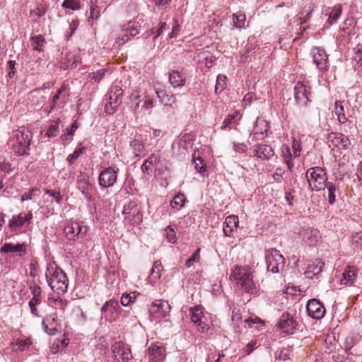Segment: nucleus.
<instances>
[{"label":"nucleus","instance_id":"f257e3e1","mask_svg":"<svg viewBox=\"0 0 362 362\" xmlns=\"http://www.w3.org/2000/svg\"><path fill=\"white\" fill-rule=\"evenodd\" d=\"M32 140L31 132L21 127L13 131L8 141V145L11 149V153L18 156L30 155V145Z\"/></svg>","mask_w":362,"mask_h":362},{"label":"nucleus","instance_id":"f03ea898","mask_svg":"<svg viewBox=\"0 0 362 362\" xmlns=\"http://www.w3.org/2000/svg\"><path fill=\"white\" fill-rule=\"evenodd\" d=\"M230 279L235 281L238 286L244 291L250 294L257 293V286L253 281V274L250 269L235 266L231 272Z\"/></svg>","mask_w":362,"mask_h":362},{"label":"nucleus","instance_id":"7ed1b4c3","mask_svg":"<svg viewBox=\"0 0 362 362\" xmlns=\"http://www.w3.org/2000/svg\"><path fill=\"white\" fill-rule=\"evenodd\" d=\"M46 279L51 288L58 294L67 291L69 280L66 274L60 269L49 267L46 272Z\"/></svg>","mask_w":362,"mask_h":362},{"label":"nucleus","instance_id":"20e7f679","mask_svg":"<svg viewBox=\"0 0 362 362\" xmlns=\"http://www.w3.org/2000/svg\"><path fill=\"white\" fill-rule=\"evenodd\" d=\"M305 177L312 190L320 191L326 188L327 177L322 168H309L306 172Z\"/></svg>","mask_w":362,"mask_h":362},{"label":"nucleus","instance_id":"39448f33","mask_svg":"<svg viewBox=\"0 0 362 362\" xmlns=\"http://www.w3.org/2000/svg\"><path fill=\"white\" fill-rule=\"evenodd\" d=\"M125 223L131 226L139 225L143 220L141 206L136 201H131L125 204L122 211Z\"/></svg>","mask_w":362,"mask_h":362},{"label":"nucleus","instance_id":"423d86ee","mask_svg":"<svg viewBox=\"0 0 362 362\" xmlns=\"http://www.w3.org/2000/svg\"><path fill=\"white\" fill-rule=\"evenodd\" d=\"M111 349L117 362H129L133 358L130 346L122 341L115 342Z\"/></svg>","mask_w":362,"mask_h":362},{"label":"nucleus","instance_id":"0eeeda50","mask_svg":"<svg viewBox=\"0 0 362 362\" xmlns=\"http://www.w3.org/2000/svg\"><path fill=\"white\" fill-rule=\"evenodd\" d=\"M267 269L272 273H278L284 267V258L280 252L271 249L266 255Z\"/></svg>","mask_w":362,"mask_h":362},{"label":"nucleus","instance_id":"6e6552de","mask_svg":"<svg viewBox=\"0 0 362 362\" xmlns=\"http://www.w3.org/2000/svg\"><path fill=\"white\" fill-rule=\"evenodd\" d=\"M327 143L329 147L339 150L347 149L351 145V141L346 136L337 132H331L328 134Z\"/></svg>","mask_w":362,"mask_h":362},{"label":"nucleus","instance_id":"1a4fd4ad","mask_svg":"<svg viewBox=\"0 0 362 362\" xmlns=\"http://www.w3.org/2000/svg\"><path fill=\"white\" fill-rule=\"evenodd\" d=\"M191 321L197 325V330L204 332L208 330V325L205 323V315L204 313V308L202 306H195L189 310Z\"/></svg>","mask_w":362,"mask_h":362},{"label":"nucleus","instance_id":"9d476101","mask_svg":"<svg viewBox=\"0 0 362 362\" xmlns=\"http://www.w3.org/2000/svg\"><path fill=\"white\" fill-rule=\"evenodd\" d=\"M171 310L168 301L164 300H155L149 308V313L155 317H163L167 316Z\"/></svg>","mask_w":362,"mask_h":362},{"label":"nucleus","instance_id":"9b49d317","mask_svg":"<svg viewBox=\"0 0 362 362\" xmlns=\"http://www.w3.org/2000/svg\"><path fill=\"white\" fill-rule=\"evenodd\" d=\"M61 318L57 312L44 318L42 324L45 332L49 335H54L60 327Z\"/></svg>","mask_w":362,"mask_h":362},{"label":"nucleus","instance_id":"f8f14e48","mask_svg":"<svg viewBox=\"0 0 362 362\" xmlns=\"http://www.w3.org/2000/svg\"><path fill=\"white\" fill-rule=\"evenodd\" d=\"M297 322L293 315L288 313H284L276 324L277 328L284 333L291 334L297 327Z\"/></svg>","mask_w":362,"mask_h":362},{"label":"nucleus","instance_id":"ddd939ff","mask_svg":"<svg viewBox=\"0 0 362 362\" xmlns=\"http://www.w3.org/2000/svg\"><path fill=\"white\" fill-rule=\"evenodd\" d=\"M118 169L109 167L102 170L98 177L99 185L103 187H110L114 185L117 178Z\"/></svg>","mask_w":362,"mask_h":362},{"label":"nucleus","instance_id":"4468645a","mask_svg":"<svg viewBox=\"0 0 362 362\" xmlns=\"http://www.w3.org/2000/svg\"><path fill=\"white\" fill-rule=\"evenodd\" d=\"M306 309L308 314L313 319H322L325 314V308L317 299H311L308 301Z\"/></svg>","mask_w":362,"mask_h":362},{"label":"nucleus","instance_id":"2eb2a0df","mask_svg":"<svg viewBox=\"0 0 362 362\" xmlns=\"http://www.w3.org/2000/svg\"><path fill=\"white\" fill-rule=\"evenodd\" d=\"M310 95V88H307L306 86L298 81L294 88V96L298 104L305 105L308 101H310L309 96Z\"/></svg>","mask_w":362,"mask_h":362},{"label":"nucleus","instance_id":"dca6fc26","mask_svg":"<svg viewBox=\"0 0 362 362\" xmlns=\"http://www.w3.org/2000/svg\"><path fill=\"white\" fill-rule=\"evenodd\" d=\"M313 61L320 70L327 71L328 69V56L325 49L320 47H315L313 51Z\"/></svg>","mask_w":362,"mask_h":362},{"label":"nucleus","instance_id":"f3484780","mask_svg":"<svg viewBox=\"0 0 362 362\" xmlns=\"http://www.w3.org/2000/svg\"><path fill=\"white\" fill-rule=\"evenodd\" d=\"M32 218L33 214L30 211L28 213H21L18 216L12 217L9 223V227L11 230H16L17 228L29 224Z\"/></svg>","mask_w":362,"mask_h":362},{"label":"nucleus","instance_id":"a211bd4d","mask_svg":"<svg viewBox=\"0 0 362 362\" xmlns=\"http://www.w3.org/2000/svg\"><path fill=\"white\" fill-rule=\"evenodd\" d=\"M64 233L69 240H74L79 235H84L87 233V228L79 223H71L64 228Z\"/></svg>","mask_w":362,"mask_h":362},{"label":"nucleus","instance_id":"6ab92c4d","mask_svg":"<svg viewBox=\"0 0 362 362\" xmlns=\"http://www.w3.org/2000/svg\"><path fill=\"white\" fill-rule=\"evenodd\" d=\"M77 188L82 192L85 197L88 199H91L90 190L92 185L89 182V177L88 175L81 173L77 178Z\"/></svg>","mask_w":362,"mask_h":362},{"label":"nucleus","instance_id":"aec40b11","mask_svg":"<svg viewBox=\"0 0 362 362\" xmlns=\"http://www.w3.org/2000/svg\"><path fill=\"white\" fill-rule=\"evenodd\" d=\"M148 356L150 362L163 360L165 357V348L163 346L153 344L148 349Z\"/></svg>","mask_w":362,"mask_h":362},{"label":"nucleus","instance_id":"412c9836","mask_svg":"<svg viewBox=\"0 0 362 362\" xmlns=\"http://www.w3.org/2000/svg\"><path fill=\"white\" fill-rule=\"evenodd\" d=\"M269 124L262 118H257L253 129V136L256 140L263 139L267 133Z\"/></svg>","mask_w":362,"mask_h":362},{"label":"nucleus","instance_id":"4be33fe9","mask_svg":"<svg viewBox=\"0 0 362 362\" xmlns=\"http://www.w3.org/2000/svg\"><path fill=\"white\" fill-rule=\"evenodd\" d=\"M238 217L235 215H230L226 217L223 223V233L226 236L231 237L235 230L238 227Z\"/></svg>","mask_w":362,"mask_h":362},{"label":"nucleus","instance_id":"5701e85b","mask_svg":"<svg viewBox=\"0 0 362 362\" xmlns=\"http://www.w3.org/2000/svg\"><path fill=\"white\" fill-rule=\"evenodd\" d=\"M27 251V245L25 243L13 244L11 243H6L0 249L1 253L15 252L19 256L25 254Z\"/></svg>","mask_w":362,"mask_h":362},{"label":"nucleus","instance_id":"b1692460","mask_svg":"<svg viewBox=\"0 0 362 362\" xmlns=\"http://www.w3.org/2000/svg\"><path fill=\"white\" fill-rule=\"evenodd\" d=\"M254 154L262 160H269L274 154L273 148L267 144H259L254 149Z\"/></svg>","mask_w":362,"mask_h":362},{"label":"nucleus","instance_id":"393cba45","mask_svg":"<svg viewBox=\"0 0 362 362\" xmlns=\"http://www.w3.org/2000/svg\"><path fill=\"white\" fill-rule=\"evenodd\" d=\"M302 238L304 241L310 245H314L320 240L321 236L317 229L308 228L303 231Z\"/></svg>","mask_w":362,"mask_h":362},{"label":"nucleus","instance_id":"a878e982","mask_svg":"<svg viewBox=\"0 0 362 362\" xmlns=\"http://www.w3.org/2000/svg\"><path fill=\"white\" fill-rule=\"evenodd\" d=\"M166 26H167L166 23H165V22L160 23L158 28H153L151 29V30L149 32L146 33V39L152 37V40L154 42L152 47H155L156 45L157 46L160 45L161 42H160V40H159L158 37L162 34L163 30H165Z\"/></svg>","mask_w":362,"mask_h":362},{"label":"nucleus","instance_id":"bb28decb","mask_svg":"<svg viewBox=\"0 0 362 362\" xmlns=\"http://www.w3.org/2000/svg\"><path fill=\"white\" fill-rule=\"evenodd\" d=\"M49 303L55 310L54 312L58 313V316L62 317L68 305L67 301L60 297H52L49 298Z\"/></svg>","mask_w":362,"mask_h":362},{"label":"nucleus","instance_id":"cd10ccee","mask_svg":"<svg viewBox=\"0 0 362 362\" xmlns=\"http://www.w3.org/2000/svg\"><path fill=\"white\" fill-rule=\"evenodd\" d=\"M168 79L171 86L175 88L182 87L185 84V76L178 71H171L168 74Z\"/></svg>","mask_w":362,"mask_h":362},{"label":"nucleus","instance_id":"c85d7f7f","mask_svg":"<svg viewBox=\"0 0 362 362\" xmlns=\"http://www.w3.org/2000/svg\"><path fill=\"white\" fill-rule=\"evenodd\" d=\"M356 279V269L353 266H348L343 272V279L341 284L345 285H351Z\"/></svg>","mask_w":362,"mask_h":362},{"label":"nucleus","instance_id":"c756f323","mask_svg":"<svg viewBox=\"0 0 362 362\" xmlns=\"http://www.w3.org/2000/svg\"><path fill=\"white\" fill-rule=\"evenodd\" d=\"M119 309L120 306L117 300H110L102 307L101 311L107 314H115L117 315L119 314Z\"/></svg>","mask_w":362,"mask_h":362},{"label":"nucleus","instance_id":"7c9ffc66","mask_svg":"<svg viewBox=\"0 0 362 362\" xmlns=\"http://www.w3.org/2000/svg\"><path fill=\"white\" fill-rule=\"evenodd\" d=\"M343 103L342 101L337 100L334 103V112L335 115H337V119L340 124H344L347 121Z\"/></svg>","mask_w":362,"mask_h":362},{"label":"nucleus","instance_id":"2f4dec72","mask_svg":"<svg viewBox=\"0 0 362 362\" xmlns=\"http://www.w3.org/2000/svg\"><path fill=\"white\" fill-rule=\"evenodd\" d=\"M159 161V157L156 154H151L150 157L145 160L141 165L142 171L146 174H150L151 167Z\"/></svg>","mask_w":362,"mask_h":362},{"label":"nucleus","instance_id":"473e14b6","mask_svg":"<svg viewBox=\"0 0 362 362\" xmlns=\"http://www.w3.org/2000/svg\"><path fill=\"white\" fill-rule=\"evenodd\" d=\"M193 163L194 164V168L199 173L204 172L206 170V164L204 163V160L199 156V153H197L194 151L193 153Z\"/></svg>","mask_w":362,"mask_h":362},{"label":"nucleus","instance_id":"72a5a7b5","mask_svg":"<svg viewBox=\"0 0 362 362\" xmlns=\"http://www.w3.org/2000/svg\"><path fill=\"white\" fill-rule=\"evenodd\" d=\"M238 115V112H235L233 114L228 115V117L223 120L221 129L222 130L230 129V125L235 124L237 123L236 118Z\"/></svg>","mask_w":362,"mask_h":362},{"label":"nucleus","instance_id":"f704fd0d","mask_svg":"<svg viewBox=\"0 0 362 362\" xmlns=\"http://www.w3.org/2000/svg\"><path fill=\"white\" fill-rule=\"evenodd\" d=\"M233 16V24L235 27L240 29L245 28L246 16L243 13L238 12L234 13Z\"/></svg>","mask_w":362,"mask_h":362},{"label":"nucleus","instance_id":"c9c22d12","mask_svg":"<svg viewBox=\"0 0 362 362\" xmlns=\"http://www.w3.org/2000/svg\"><path fill=\"white\" fill-rule=\"evenodd\" d=\"M156 93L163 103L165 105H172L175 103V98L174 95L165 94V92L162 90H156Z\"/></svg>","mask_w":362,"mask_h":362},{"label":"nucleus","instance_id":"e433bc0d","mask_svg":"<svg viewBox=\"0 0 362 362\" xmlns=\"http://www.w3.org/2000/svg\"><path fill=\"white\" fill-rule=\"evenodd\" d=\"M281 153L288 168L291 170L293 167V163L291 160V153L289 147L288 146H283L281 148Z\"/></svg>","mask_w":362,"mask_h":362},{"label":"nucleus","instance_id":"4c0bfd02","mask_svg":"<svg viewBox=\"0 0 362 362\" xmlns=\"http://www.w3.org/2000/svg\"><path fill=\"white\" fill-rule=\"evenodd\" d=\"M185 195L179 194L170 202V206L176 210H180L185 205Z\"/></svg>","mask_w":362,"mask_h":362},{"label":"nucleus","instance_id":"58836bf2","mask_svg":"<svg viewBox=\"0 0 362 362\" xmlns=\"http://www.w3.org/2000/svg\"><path fill=\"white\" fill-rule=\"evenodd\" d=\"M32 46L34 49L37 51H42L43 47L45 43V38L42 35H39L31 38Z\"/></svg>","mask_w":362,"mask_h":362},{"label":"nucleus","instance_id":"ea45409f","mask_svg":"<svg viewBox=\"0 0 362 362\" xmlns=\"http://www.w3.org/2000/svg\"><path fill=\"white\" fill-rule=\"evenodd\" d=\"M324 266L325 264L323 262H322L320 259H316L315 265L309 266L308 268V271L305 273L308 274H309L310 273H312L314 275L318 274L322 272Z\"/></svg>","mask_w":362,"mask_h":362},{"label":"nucleus","instance_id":"a19ab883","mask_svg":"<svg viewBox=\"0 0 362 362\" xmlns=\"http://www.w3.org/2000/svg\"><path fill=\"white\" fill-rule=\"evenodd\" d=\"M328 191V201L330 204H333L335 202L336 192L337 188L336 185L332 182H327L326 186Z\"/></svg>","mask_w":362,"mask_h":362},{"label":"nucleus","instance_id":"79ce46f5","mask_svg":"<svg viewBox=\"0 0 362 362\" xmlns=\"http://www.w3.org/2000/svg\"><path fill=\"white\" fill-rule=\"evenodd\" d=\"M341 13V8L340 6H334L332 11L329 13V18H328V23L329 24H333L337 21L339 19L340 15Z\"/></svg>","mask_w":362,"mask_h":362},{"label":"nucleus","instance_id":"37998d69","mask_svg":"<svg viewBox=\"0 0 362 362\" xmlns=\"http://www.w3.org/2000/svg\"><path fill=\"white\" fill-rule=\"evenodd\" d=\"M201 248L197 249V250L192 255V256L185 262V265L187 268H190L194 263H198L200 262Z\"/></svg>","mask_w":362,"mask_h":362},{"label":"nucleus","instance_id":"c03bdc74","mask_svg":"<svg viewBox=\"0 0 362 362\" xmlns=\"http://www.w3.org/2000/svg\"><path fill=\"white\" fill-rule=\"evenodd\" d=\"M163 271V265L160 261H156L153 263V267L151 271V275L153 279H159L160 273Z\"/></svg>","mask_w":362,"mask_h":362},{"label":"nucleus","instance_id":"a18cd8bd","mask_svg":"<svg viewBox=\"0 0 362 362\" xmlns=\"http://www.w3.org/2000/svg\"><path fill=\"white\" fill-rule=\"evenodd\" d=\"M226 76L219 74L216 78V83L215 86V92L216 93H221L226 88Z\"/></svg>","mask_w":362,"mask_h":362},{"label":"nucleus","instance_id":"49530a36","mask_svg":"<svg viewBox=\"0 0 362 362\" xmlns=\"http://www.w3.org/2000/svg\"><path fill=\"white\" fill-rule=\"evenodd\" d=\"M125 31L129 37H134L139 33V25L136 23L130 22Z\"/></svg>","mask_w":362,"mask_h":362},{"label":"nucleus","instance_id":"de8ad7c7","mask_svg":"<svg viewBox=\"0 0 362 362\" xmlns=\"http://www.w3.org/2000/svg\"><path fill=\"white\" fill-rule=\"evenodd\" d=\"M62 6L65 8L71 9L73 11L78 10L81 8L79 1L77 0H65Z\"/></svg>","mask_w":362,"mask_h":362},{"label":"nucleus","instance_id":"09e8293b","mask_svg":"<svg viewBox=\"0 0 362 362\" xmlns=\"http://www.w3.org/2000/svg\"><path fill=\"white\" fill-rule=\"evenodd\" d=\"M165 238L168 242L175 243L177 240L176 233L174 228L170 226H168L165 228Z\"/></svg>","mask_w":362,"mask_h":362},{"label":"nucleus","instance_id":"8fccbe9b","mask_svg":"<svg viewBox=\"0 0 362 362\" xmlns=\"http://www.w3.org/2000/svg\"><path fill=\"white\" fill-rule=\"evenodd\" d=\"M135 299H136V293L135 292H132L130 293H125V294H123L121 298V303L124 306H127L132 302H133Z\"/></svg>","mask_w":362,"mask_h":362},{"label":"nucleus","instance_id":"3c124183","mask_svg":"<svg viewBox=\"0 0 362 362\" xmlns=\"http://www.w3.org/2000/svg\"><path fill=\"white\" fill-rule=\"evenodd\" d=\"M109 103H107L105 106V112L109 114V115H111V114H113L115 111V109L117 107H115V105L112 103V91H111L110 93V96H109Z\"/></svg>","mask_w":362,"mask_h":362},{"label":"nucleus","instance_id":"603ef678","mask_svg":"<svg viewBox=\"0 0 362 362\" xmlns=\"http://www.w3.org/2000/svg\"><path fill=\"white\" fill-rule=\"evenodd\" d=\"M122 92L121 89L117 90L116 92H112V103L115 107H117L122 102Z\"/></svg>","mask_w":362,"mask_h":362},{"label":"nucleus","instance_id":"864d4df0","mask_svg":"<svg viewBox=\"0 0 362 362\" xmlns=\"http://www.w3.org/2000/svg\"><path fill=\"white\" fill-rule=\"evenodd\" d=\"M46 13V8L45 6H38L36 8L30 11V14L32 16L37 18L43 16Z\"/></svg>","mask_w":362,"mask_h":362},{"label":"nucleus","instance_id":"5fc2aeb1","mask_svg":"<svg viewBox=\"0 0 362 362\" xmlns=\"http://www.w3.org/2000/svg\"><path fill=\"white\" fill-rule=\"evenodd\" d=\"M232 321L238 325L239 322L242 321V317L240 313V310L238 308H234L232 311L231 316Z\"/></svg>","mask_w":362,"mask_h":362},{"label":"nucleus","instance_id":"6e6d98bb","mask_svg":"<svg viewBox=\"0 0 362 362\" xmlns=\"http://www.w3.org/2000/svg\"><path fill=\"white\" fill-rule=\"evenodd\" d=\"M105 69H100L96 72H93L89 74V77L91 80H94L95 81H100L101 78L105 75Z\"/></svg>","mask_w":362,"mask_h":362},{"label":"nucleus","instance_id":"4d7b16f0","mask_svg":"<svg viewBox=\"0 0 362 362\" xmlns=\"http://www.w3.org/2000/svg\"><path fill=\"white\" fill-rule=\"evenodd\" d=\"M83 149L84 148L76 149L73 153L70 154L68 156L67 160L69 162L70 164H71L76 158H78L80 156V155L82 154Z\"/></svg>","mask_w":362,"mask_h":362},{"label":"nucleus","instance_id":"13d9d810","mask_svg":"<svg viewBox=\"0 0 362 362\" xmlns=\"http://www.w3.org/2000/svg\"><path fill=\"white\" fill-rule=\"evenodd\" d=\"M30 292L33 295V297H41V288L36 284H32L30 286Z\"/></svg>","mask_w":362,"mask_h":362},{"label":"nucleus","instance_id":"bf43d9fd","mask_svg":"<svg viewBox=\"0 0 362 362\" xmlns=\"http://www.w3.org/2000/svg\"><path fill=\"white\" fill-rule=\"evenodd\" d=\"M292 148L294 156L296 157L299 156L301 151L300 143L298 141L294 139L293 141Z\"/></svg>","mask_w":362,"mask_h":362},{"label":"nucleus","instance_id":"052dcab7","mask_svg":"<svg viewBox=\"0 0 362 362\" xmlns=\"http://www.w3.org/2000/svg\"><path fill=\"white\" fill-rule=\"evenodd\" d=\"M45 193L54 198L57 202L58 203H59L62 199V196L61 195L59 192H54L49 189H46Z\"/></svg>","mask_w":362,"mask_h":362},{"label":"nucleus","instance_id":"680f3d73","mask_svg":"<svg viewBox=\"0 0 362 362\" xmlns=\"http://www.w3.org/2000/svg\"><path fill=\"white\" fill-rule=\"evenodd\" d=\"M38 189L37 188H33L31 189L28 193L27 194H24L21 196V201L22 202H24V201H27V200H30L33 198L34 197V194L35 192V191H37Z\"/></svg>","mask_w":362,"mask_h":362},{"label":"nucleus","instance_id":"e2e57ef3","mask_svg":"<svg viewBox=\"0 0 362 362\" xmlns=\"http://www.w3.org/2000/svg\"><path fill=\"white\" fill-rule=\"evenodd\" d=\"M59 132V127L57 124L51 125L48 129L46 134L48 137L54 136L57 135V133Z\"/></svg>","mask_w":362,"mask_h":362},{"label":"nucleus","instance_id":"0e129e2a","mask_svg":"<svg viewBox=\"0 0 362 362\" xmlns=\"http://www.w3.org/2000/svg\"><path fill=\"white\" fill-rule=\"evenodd\" d=\"M100 16V11L96 6H92L90 8V18L97 19Z\"/></svg>","mask_w":362,"mask_h":362},{"label":"nucleus","instance_id":"69168bd1","mask_svg":"<svg viewBox=\"0 0 362 362\" xmlns=\"http://www.w3.org/2000/svg\"><path fill=\"white\" fill-rule=\"evenodd\" d=\"M0 170L4 172H9L11 170V165L6 162L3 158H0Z\"/></svg>","mask_w":362,"mask_h":362},{"label":"nucleus","instance_id":"338daca9","mask_svg":"<svg viewBox=\"0 0 362 362\" xmlns=\"http://www.w3.org/2000/svg\"><path fill=\"white\" fill-rule=\"evenodd\" d=\"M179 24L177 21H175L174 25L172 28L171 33L169 34V38H173L177 36L179 31Z\"/></svg>","mask_w":362,"mask_h":362},{"label":"nucleus","instance_id":"774afa93","mask_svg":"<svg viewBox=\"0 0 362 362\" xmlns=\"http://www.w3.org/2000/svg\"><path fill=\"white\" fill-rule=\"evenodd\" d=\"M354 241L358 245L362 246V231L357 233L354 236Z\"/></svg>","mask_w":362,"mask_h":362}]
</instances>
